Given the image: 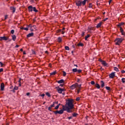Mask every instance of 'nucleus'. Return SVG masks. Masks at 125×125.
<instances>
[{"mask_svg": "<svg viewBox=\"0 0 125 125\" xmlns=\"http://www.w3.org/2000/svg\"><path fill=\"white\" fill-rule=\"evenodd\" d=\"M74 100L68 99L66 102L65 106H66V110L67 113L73 112L74 107Z\"/></svg>", "mask_w": 125, "mask_h": 125, "instance_id": "1", "label": "nucleus"}, {"mask_svg": "<svg viewBox=\"0 0 125 125\" xmlns=\"http://www.w3.org/2000/svg\"><path fill=\"white\" fill-rule=\"evenodd\" d=\"M86 2H88V0H84L83 1L78 0L76 2V4L77 6H84Z\"/></svg>", "mask_w": 125, "mask_h": 125, "instance_id": "2", "label": "nucleus"}, {"mask_svg": "<svg viewBox=\"0 0 125 125\" xmlns=\"http://www.w3.org/2000/svg\"><path fill=\"white\" fill-rule=\"evenodd\" d=\"M28 9L29 12H32V11H34V12H39V10H37L36 7H33L32 5L28 6Z\"/></svg>", "mask_w": 125, "mask_h": 125, "instance_id": "3", "label": "nucleus"}, {"mask_svg": "<svg viewBox=\"0 0 125 125\" xmlns=\"http://www.w3.org/2000/svg\"><path fill=\"white\" fill-rule=\"evenodd\" d=\"M124 39L122 38H117L115 40V44L117 45H120V43L123 42Z\"/></svg>", "mask_w": 125, "mask_h": 125, "instance_id": "4", "label": "nucleus"}, {"mask_svg": "<svg viewBox=\"0 0 125 125\" xmlns=\"http://www.w3.org/2000/svg\"><path fill=\"white\" fill-rule=\"evenodd\" d=\"M55 115H57V114H63L64 113V110L61 109L60 110H57L56 111H53Z\"/></svg>", "mask_w": 125, "mask_h": 125, "instance_id": "5", "label": "nucleus"}, {"mask_svg": "<svg viewBox=\"0 0 125 125\" xmlns=\"http://www.w3.org/2000/svg\"><path fill=\"white\" fill-rule=\"evenodd\" d=\"M77 85H78V83H75L72 84L71 86H70V89H71L72 90L75 89V88H76Z\"/></svg>", "mask_w": 125, "mask_h": 125, "instance_id": "6", "label": "nucleus"}, {"mask_svg": "<svg viewBox=\"0 0 125 125\" xmlns=\"http://www.w3.org/2000/svg\"><path fill=\"white\" fill-rule=\"evenodd\" d=\"M9 40V37H6L5 36L0 37V41H7Z\"/></svg>", "mask_w": 125, "mask_h": 125, "instance_id": "7", "label": "nucleus"}, {"mask_svg": "<svg viewBox=\"0 0 125 125\" xmlns=\"http://www.w3.org/2000/svg\"><path fill=\"white\" fill-rule=\"evenodd\" d=\"M109 77L110 79H114V78L115 77V72H112L109 75Z\"/></svg>", "mask_w": 125, "mask_h": 125, "instance_id": "8", "label": "nucleus"}, {"mask_svg": "<svg viewBox=\"0 0 125 125\" xmlns=\"http://www.w3.org/2000/svg\"><path fill=\"white\" fill-rule=\"evenodd\" d=\"M102 64L104 67H108V63H107V62H106L105 61H103V62H102Z\"/></svg>", "mask_w": 125, "mask_h": 125, "instance_id": "9", "label": "nucleus"}, {"mask_svg": "<svg viewBox=\"0 0 125 125\" xmlns=\"http://www.w3.org/2000/svg\"><path fill=\"white\" fill-rule=\"evenodd\" d=\"M0 90L1 91L4 90V83H1L0 84Z\"/></svg>", "mask_w": 125, "mask_h": 125, "instance_id": "10", "label": "nucleus"}, {"mask_svg": "<svg viewBox=\"0 0 125 125\" xmlns=\"http://www.w3.org/2000/svg\"><path fill=\"white\" fill-rule=\"evenodd\" d=\"M58 88H59L58 89V92H59V93H62V92L64 91V89L59 88V87H58Z\"/></svg>", "mask_w": 125, "mask_h": 125, "instance_id": "11", "label": "nucleus"}, {"mask_svg": "<svg viewBox=\"0 0 125 125\" xmlns=\"http://www.w3.org/2000/svg\"><path fill=\"white\" fill-rule=\"evenodd\" d=\"M33 36H34V33L32 32L27 35V38H31V37H33Z\"/></svg>", "mask_w": 125, "mask_h": 125, "instance_id": "12", "label": "nucleus"}, {"mask_svg": "<svg viewBox=\"0 0 125 125\" xmlns=\"http://www.w3.org/2000/svg\"><path fill=\"white\" fill-rule=\"evenodd\" d=\"M101 87H104V86H105V83H104V82L103 81H101Z\"/></svg>", "mask_w": 125, "mask_h": 125, "instance_id": "13", "label": "nucleus"}, {"mask_svg": "<svg viewBox=\"0 0 125 125\" xmlns=\"http://www.w3.org/2000/svg\"><path fill=\"white\" fill-rule=\"evenodd\" d=\"M120 30L121 31V33H122V35L123 36H125V33L124 32V29H123V28L122 27H120Z\"/></svg>", "mask_w": 125, "mask_h": 125, "instance_id": "14", "label": "nucleus"}, {"mask_svg": "<svg viewBox=\"0 0 125 125\" xmlns=\"http://www.w3.org/2000/svg\"><path fill=\"white\" fill-rule=\"evenodd\" d=\"M101 25H102V22L101 21L99 23L97 24V25L96 26V28H100L101 27Z\"/></svg>", "mask_w": 125, "mask_h": 125, "instance_id": "15", "label": "nucleus"}, {"mask_svg": "<svg viewBox=\"0 0 125 125\" xmlns=\"http://www.w3.org/2000/svg\"><path fill=\"white\" fill-rule=\"evenodd\" d=\"M11 10L13 11V13H14L15 12V10H16V9L14 8V7H10Z\"/></svg>", "mask_w": 125, "mask_h": 125, "instance_id": "16", "label": "nucleus"}, {"mask_svg": "<svg viewBox=\"0 0 125 125\" xmlns=\"http://www.w3.org/2000/svg\"><path fill=\"white\" fill-rule=\"evenodd\" d=\"M15 90H18V86H15L14 88H13L12 91L13 92H15Z\"/></svg>", "mask_w": 125, "mask_h": 125, "instance_id": "17", "label": "nucleus"}, {"mask_svg": "<svg viewBox=\"0 0 125 125\" xmlns=\"http://www.w3.org/2000/svg\"><path fill=\"white\" fill-rule=\"evenodd\" d=\"M12 38L13 41H14V42H15L16 40V36H15V35H12Z\"/></svg>", "mask_w": 125, "mask_h": 125, "instance_id": "18", "label": "nucleus"}, {"mask_svg": "<svg viewBox=\"0 0 125 125\" xmlns=\"http://www.w3.org/2000/svg\"><path fill=\"white\" fill-rule=\"evenodd\" d=\"M57 83H64V80L62 79L60 81H57Z\"/></svg>", "mask_w": 125, "mask_h": 125, "instance_id": "19", "label": "nucleus"}, {"mask_svg": "<svg viewBox=\"0 0 125 125\" xmlns=\"http://www.w3.org/2000/svg\"><path fill=\"white\" fill-rule=\"evenodd\" d=\"M62 110H63V111H66V112H67V106L65 105V106L63 105L62 106Z\"/></svg>", "mask_w": 125, "mask_h": 125, "instance_id": "20", "label": "nucleus"}, {"mask_svg": "<svg viewBox=\"0 0 125 125\" xmlns=\"http://www.w3.org/2000/svg\"><path fill=\"white\" fill-rule=\"evenodd\" d=\"M95 86L96 87H97V88H98V89H99V88H100V85H99V84H98L97 83L96 84H95Z\"/></svg>", "mask_w": 125, "mask_h": 125, "instance_id": "21", "label": "nucleus"}, {"mask_svg": "<svg viewBox=\"0 0 125 125\" xmlns=\"http://www.w3.org/2000/svg\"><path fill=\"white\" fill-rule=\"evenodd\" d=\"M124 22H121V23H119L117 26L118 27H119V28H121V26H123V25H124Z\"/></svg>", "mask_w": 125, "mask_h": 125, "instance_id": "22", "label": "nucleus"}, {"mask_svg": "<svg viewBox=\"0 0 125 125\" xmlns=\"http://www.w3.org/2000/svg\"><path fill=\"white\" fill-rule=\"evenodd\" d=\"M76 46H83V44L82 43L80 42V43H78Z\"/></svg>", "mask_w": 125, "mask_h": 125, "instance_id": "23", "label": "nucleus"}, {"mask_svg": "<svg viewBox=\"0 0 125 125\" xmlns=\"http://www.w3.org/2000/svg\"><path fill=\"white\" fill-rule=\"evenodd\" d=\"M89 37H90V35L88 34L87 35H86L85 37V41H87V39H88V38H89Z\"/></svg>", "mask_w": 125, "mask_h": 125, "instance_id": "24", "label": "nucleus"}, {"mask_svg": "<svg viewBox=\"0 0 125 125\" xmlns=\"http://www.w3.org/2000/svg\"><path fill=\"white\" fill-rule=\"evenodd\" d=\"M58 42H62V38H61V37H59L58 38Z\"/></svg>", "mask_w": 125, "mask_h": 125, "instance_id": "25", "label": "nucleus"}, {"mask_svg": "<svg viewBox=\"0 0 125 125\" xmlns=\"http://www.w3.org/2000/svg\"><path fill=\"white\" fill-rule=\"evenodd\" d=\"M114 71H116V72H119V68H118V67H114Z\"/></svg>", "mask_w": 125, "mask_h": 125, "instance_id": "26", "label": "nucleus"}, {"mask_svg": "<svg viewBox=\"0 0 125 125\" xmlns=\"http://www.w3.org/2000/svg\"><path fill=\"white\" fill-rule=\"evenodd\" d=\"M91 30H92L93 31H94V28H93V27H91V28H89L88 29V32H90V31H91Z\"/></svg>", "mask_w": 125, "mask_h": 125, "instance_id": "27", "label": "nucleus"}, {"mask_svg": "<svg viewBox=\"0 0 125 125\" xmlns=\"http://www.w3.org/2000/svg\"><path fill=\"white\" fill-rule=\"evenodd\" d=\"M56 74V71H54L50 73V76H54Z\"/></svg>", "mask_w": 125, "mask_h": 125, "instance_id": "28", "label": "nucleus"}, {"mask_svg": "<svg viewBox=\"0 0 125 125\" xmlns=\"http://www.w3.org/2000/svg\"><path fill=\"white\" fill-rule=\"evenodd\" d=\"M65 50H70V48H69V46H66L64 47Z\"/></svg>", "mask_w": 125, "mask_h": 125, "instance_id": "29", "label": "nucleus"}, {"mask_svg": "<svg viewBox=\"0 0 125 125\" xmlns=\"http://www.w3.org/2000/svg\"><path fill=\"white\" fill-rule=\"evenodd\" d=\"M72 71H73L74 73H76L78 72V69L77 68H73L72 69Z\"/></svg>", "mask_w": 125, "mask_h": 125, "instance_id": "30", "label": "nucleus"}, {"mask_svg": "<svg viewBox=\"0 0 125 125\" xmlns=\"http://www.w3.org/2000/svg\"><path fill=\"white\" fill-rule=\"evenodd\" d=\"M78 113H73V114H72V116H73V117H77V116H78Z\"/></svg>", "mask_w": 125, "mask_h": 125, "instance_id": "31", "label": "nucleus"}, {"mask_svg": "<svg viewBox=\"0 0 125 125\" xmlns=\"http://www.w3.org/2000/svg\"><path fill=\"white\" fill-rule=\"evenodd\" d=\"M46 95H47V96L48 97H50V94L49 93H48V92H46Z\"/></svg>", "mask_w": 125, "mask_h": 125, "instance_id": "32", "label": "nucleus"}, {"mask_svg": "<svg viewBox=\"0 0 125 125\" xmlns=\"http://www.w3.org/2000/svg\"><path fill=\"white\" fill-rule=\"evenodd\" d=\"M62 73H63V77H66V72L63 71Z\"/></svg>", "mask_w": 125, "mask_h": 125, "instance_id": "33", "label": "nucleus"}, {"mask_svg": "<svg viewBox=\"0 0 125 125\" xmlns=\"http://www.w3.org/2000/svg\"><path fill=\"white\" fill-rule=\"evenodd\" d=\"M121 80H122V83H125V78H122Z\"/></svg>", "mask_w": 125, "mask_h": 125, "instance_id": "34", "label": "nucleus"}, {"mask_svg": "<svg viewBox=\"0 0 125 125\" xmlns=\"http://www.w3.org/2000/svg\"><path fill=\"white\" fill-rule=\"evenodd\" d=\"M82 87V84H80L79 85V84H78V85H77V87H78V88H80L81 89V87Z\"/></svg>", "mask_w": 125, "mask_h": 125, "instance_id": "35", "label": "nucleus"}, {"mask_svg": "<svg viewBox=\"0 0 125 125\" xmlns=\"http://www.w3.org/2000/svg\"><path fill=\"white\" fill-rule=\"evenodd\" d=\"M105 88L107 90H110V89H111V88L109 86H106Z\"/></svg>", "mask_w": 125, "mask_h": 125, "instance_id": "36", "label": "nucleus"}, {"mask_svg": "<svg viewBox=\"0 0 125 125\" xmlns=\"http://www.w3.org/2000/svg\"><path fill=\"white\" fill-rule=\"evenodd\" d=\"M80 100H81V98L80 97H78L76 99V101H80Z\"/></svg>", "mask_w": 125, "mask_h": 125, "instance_id": "37", "label": "nucleus"}, {"mask_svg": "<svg viewBox=\"0 0 125 125\" xmlns=\"http://www.w3.org/2000/svg\"><path fill=\"white\" fill-rule=\"evenodd\" d=\"M89 7L90 8H91V7H92V3H90L89 4Z\"/></svg>", "mask_w": 125, "mask_h": 125, "instance_id": "38", "label": "nucleus"}, {"mask_svg": "<svg viewBox=\"0 0 125 125\" xmlns=\"http://www.w3.org/2000/svg\"><path fill=\"white\" fill-rule=\"evenodd\" d=\"M55 105V104H54V103H53V104H51V105L50 106V107L51 108H53V107H54Z\"/></svg>", "mask_w": 125, "mask_h": 125, "instance_id": "39", "label": "nucleus"}, {"mask_svg": "<svg viewBox=\"0 0 125 125\" xmlns=\"http://www.w3.org/2000/svg\"><path fill=\"white\" fill-rule=\"evenodd\" d=\"M51 106H49L48 107V109L49 110V111H50V112H52V110H51Z\"/></svg>", "mask_w": 125, "mask_h": 125, "instance_id": "40", "label": "nucleus"}, {"mask_svg": "<svg viewBox=\"0 0 125 125\" xmlns=\"http://www.w3.org/2000/svg\"><path fill=\"white\" fill-rule=\"evenodd\" d=\"M80 91H81V89L80 88H78L77 89V93H78V94H79L80 93Z\"/></svg>", "mask_w": 125, "mask_h": 125, "instance_id": "41", "label": "nucleus"}, {"mask_svg": "<svg viewBox=\"0 0 125 125\" xmlns=\"http://www.w3.org/2000/svg\"><path fill=\"white\" fill-rule=\"evenodd\" d=\"M58 108H59V105H57L56 106H55V110H57L58 109Z\"/></svg>", "mask_w": 125, "mask_h": 125, "instance_id": "42", "label": "nucleus"}, {"mask_svg": "<svg viewBox=\"0 0 125 125\" xmlns=\"http://www.w3.org/2000/svg\"><path fill=\"white\" fill-rule=\"evenodd\" d=\"M91 84H95V82H94V81H91Z\"/></svg>", "mask_w": 125, "mask_h": 125, "instance_id": "43", "label": "nucleus"}, {"mask_svg": "<svg viewBox=\"0 0 125 125\" xmlns=\"http://www.w3.org/2000/svg\"><path fill=\"white\" fill-rule=\"evenodd\" d=\"M32 54L36 55V51H35L33 50H32Z\"/></svg>", "mask_w": 125, "mask_h": 125, "instance_id": "44", "label": "nucleus"}, {"mask_svg": "<svg viewBox=\"0 0 125 125\" xmlns=\"http://www.w3.org/2000/svg\"><path fill=\"white\" fill-rule=\"evenodd\" d=\"M11 34H14V30L12 29L11 31Z\"/></svg>", "mask_w": 125, "mask_h": 125, "instance_id": "45", "label": "nucleus"}, {"mask_svg": "<svg viewBox=\"0 0 125 125\" xmlns=\"http://www.w3.org/2000/svg\"><path fill=\"white\" fill-rule=\"evenodd\" d=\"M68 120H71V119H73V116H70V117H68Z\"/></svg>", "mask_w": 125, "mask_h": 125, "instance_id": "46", "label": "nucleus"}, {"mask_svg": "<svg viewBox=\"0 0 125 125\" xmlns=\"http://www.w3.org/2000/svg\"><path fill=\"white\" fill-rule=\"evenodd\" d=\"M77 72H78V73H82V70H81V69L77 70Z\"/></svg>", "mask_w": 125, "mask_h": 125, "instance_id": "47", "label": "nucleus"}, {"mask_svg": "<svg viewBox=\"0 0 125 125\" xmlns=\"http://www.w3.org/2000/svg\"><path fill=\"white\" fill-rule=\"evenodd\" d=\"M121 73H122V74H125V71L124 70H123L121 71Z\"/></svg>", "mask_w": 125, "mask_h": 125, "instance_id": "48", "label": "nucleus"}, {"mask_svg": "<svg viewBox=\"0 0 125 125\" xmlns=\"http://www.w3.org/2000/svg\"><path fill=\"white\" fill-rule=\"evenodd\" d=\"M0 64L1 65V67H2L3 66V63L1 62H0Z\"/></svg>", "mask_w": 125, "mask_h": 125, "instance_id": "49", "label": "nucleus"}, {"mask_svg": "<svg viewBox=\"0 0 125 125\" xmlns=\"http://www.w3.org/2000/svg\"><path fill=\"white\" fill-rule=\"evenodd\" d=\"M3 71V68H0V73H1V72Z\"/></svg>", "mask_w": 125, "mask_h": 125, "instance_id": "50", "label": "nucleus"}, {"mask_svg": "<svg viewBox=\"0 0 125 125\" xmlns=\"http://www.w3.org/2000/svg\"><path fill=\"white\" fill-rule=\"evenodd\" d=\"M99 61L100 62H101V63H102V62H103V61H104L103 60H102V59H99Z\"/></svg>", "mask_w": 125, "mask_h": 125, "instance_id": "51", "label": "nucleus"}, {"mask_svg": "<svg viewBox=\"0 0 125 125\" xmlns=\"http://www.w3.org/2000/svg\"><path fill=\"white\" fill-rule=\"evenodd\" d=\"M29 28H33V26H32V24H29L28 26Z\"/></svg>", "mask_w": 125, "mask_h": 125, "instance_id": "52", "label": "nucleus"}, {"mask_svg": "<svg viewBox=\"0 0 125 125\" xmlns=\"http://www.w3.org/2000/svg\"><path fill=\"white\" fill-rule=\"evenodd\" d=\"M54 104L55 105V104H58V102H53Z\"/></svg>", "mask_w": 125, "mask_h": 125, "instance_id": "53", "label": "nucleus"}, {"mask_svg": "<svg viewBox=\"0 0 125 125\" xmlns=\"http://www.w3.org/2000/svg\"><path fill=\"white\" fill-rule=\"evenodd\" d=\"M24 30H25V31H28V29L27 27H24Z\"/></svg>", "mask_w": 125, "mask_h": 125, "instance_id": "54", "label": "nucleus"}, {"mask_svg": "<svg viewBox=\"0 0 125 125\" xmlns=\"http://www.w3.org/2000/svg\"><path fill=\"white\" fill-rule=\"evenodd\" d=\"M84 34L85 33L84 32H82V37H83V36H84Z\"/></svg>", "mask_w": 125, "mask_h": 125, "instance_id": "55", "label": "nucleus"}, {"mask_svg": "<svg viewBox=\"0 0 125 125\" xmlns=\"http://www.w3.org/2000/svg\"><path fill=\"white\" fill-rule=\"evenodd\" d=\"M62 35H64V34H65V32H64V31H63V30H62Z\"/></svg>", "mask_w": 125, "mask_h": 125, "instance_id": "56", "label": "nucleus"}, {"mask_svg": "<svg viewBox=\"0 0 125 125\" xmlns=\"http://www.w3.org/2000/svg\"><path fill=\"white\" fill-rule=\"evenodd\" d=\"M6 19H7V15H5V16L4 20H6Z\"/></svg>", "mask_w": 125, "mask_h": 125, "instance_id": "57", "label": "nucleus"}, {"mask_svg": "<svg viewBox=\"0 0 125 125\" xmlns=\"http://www.w3.org/2000/svg\"><path fill=\"white\" fill-rule=\"evenodd\" d=\"M30 93H29V92H28V93H26L27 96H29L30 95Z\"/></svg>", "mask_w": 125, "mask_h": 125, "instance_id": "58", "label": "nucleus"}, {"mask_svg": "<svg viewBox=\"0 0 125 125\" xmlns=\"http://www.w3.org/2000/svg\"><path fill=\"white\" fill-rule=\"evenodd\" d=\"M44 95H45L44 94H42L41 95V96H42V97H44Z\"/></svg>", "mask_w": 125, "mask_h": 125, "instance_id": "59", "label": "nucleus"}, {"mask_svg": "<svg viewBox=\"0 0 125 125\" xmlns=\"http://www.w3.org/2000/svg\"><path fill=\"white\" fill-rule=\"evenodd\" d=\"M19 83H21V78L19 79Z\"/></svg>", "mask_w": 125, "mask_h": 125, "instance_id": "60", "label": "nucleus"}, {"mask_svg": "<svg viewBox=\"0 0 125 125\" xmlns=\"http://www.w3.org/2000/svg\"><path fill=\"white\" fill-rule=\"evenodd\" d=\"M106 20H108V18H106L104 19V21H106Z\"/></svg>", "mask_w": 125, "mask_h": 125, "instance_id": "61", "label": "nucleus"}, {"mask_svg": "<svg viewBox=\"0 0 125 125\" xmlns=\"http://www.w3.org/2000/svg\"><path fill=\"white\" fill-rule=\"evenodd\" d=\"M108 2H109V4H110L111 2H112V0H109Z\"/></svg>", "mask_w": 125, "mask_h": 125, "instance_id": "62", "label": "nucleus"}, {"mask_svg": "<svg viewBox=\"0 0 125 125\" xmlns=\"http://www.w3.org/2000/svg\"><path fill=\"white\" fill-rule=\"evenodd\" d=\"M30 31H31V32H33V31H34V29L31 27V28H30Z\"/></svg>", "mask_w": 125, "mask_h": 125, "instance_id": "63", "label": "nucleus"}, {"mask_svg": "<svg viewBox=\"0 0 125 125\" xmlns=\"http://www.w3.org/2000/svg\"><path fill=\"white\" fill-rule=\"evenodd\" d=\"M15 47L16 48H18V47H19V45H16V46H15Z\"/></svg>", "mask_w": 125, "mask_h": 125, "instance_id": "64", "label": "nucleus"}]
</instances>
